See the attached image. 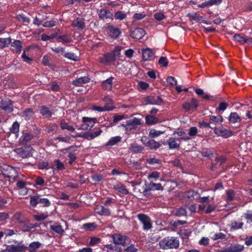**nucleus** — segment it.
I'll return each mask as SVG.
<instances>
[{"label":"nucleus","instance_id":"obj_1","mask_svg":"<svg viewBox=\"0 0 252 252\" xmlns=\"http://www.w3.org/2000/svg\"><path fill=\"white\" fill-rule=\"evenodd\" d=\"M113 239V244L107 245L108 252H122V247H125L126 241L128 237L120 233H115L111 236Z\"/></svg>","mask_w":252,"mask_h":252},{"label":"nucleus","instance_id":"obj_2","mask_svg":"<svg viewBox=\"0 0 252 252\" xmlns=\"http://www.w3.org/2000/svg\"><path fill=\"white\" fill-rule=\"evenodd\" d=\"M158 244L163 250L177 249L179 246V241L177 237L168 236L161 240Z\"/></svg>","mask_w":252,"mask_h":252},{"label":"nucleus","instance_id":"obj_3","mask_svg":"<svg viewBox=\"0 0 252 252\" xmlns=\"http://www.w3.org/2000/svg\"><path fill=\"white\" fill-rule=\"evenodd\" d=\"M32 148L31 145H25L20 148L14 149L17 155L22 158H27L32 155Z\"/></svg>","mask_w":252,"mask_h":252},{"label":"nucleus","instance_id":"obj_4","mask_svg":"<svg viewBox=\"0 0 252 252\" xmlns=\"http://www.w3.org/2000/svg\"><path fill=\"white\" fill-rule=\"evenodd\" d=\"M138 219L143 224L142 229L144 230H149L152 227L151 218L144 214H139L137 215Z\"/></svg>","mask_w":252,"mask_h":252},{"label":"nucleus","instance_id":"obj_5","mask_svg":"<svg viewBox=\"0 0 252 252\" xmlns=\"http://www.w3.org/2000/svg\"><path fill=\"white\" fill-rule=\"evenodd\" d=\"M141 124V119L135 117L132 119L126 121V124H122V126L124 127L126 130H131L136 129L137 126Z\"/></svg>","mask_w":252,"mask_h":252},{"label":"nucleus","instance_id":"obj_6","mask_svg":"<svg viewBox=\"0 0 252 252\" xmlns=\"http://www.w3.org/2000/svg\"><path fill=\"white\" fill-rule=\"evenodd\" d=\"M13 101L9 98L2 99L0 101V110L8 113L13 111Z\"/></svg>","mask_w":252,"mask_h":252},{"label":"nucleus","instance_id":"obj_7","mask_svg":"<svg viewBox=\"0 0 252 252\" xmlns=\"http://www.w3.org/2000/svg\"><path fill=\"white\" fill-rule=\"evenodd\" d=\"M214 132L219 136L227 138L233 134V132L230 129H227L222 126L215 127Z\"/></svg>","mask_w":252,"mask_h":252},{"label":"nucleus","instance_id":"obj_8","mask_svg":"<svg viewBox=\"0 0 252 252\" xmlns=\"http://www.w3.org/2000/svg\"><path fill=\"white\" fill-rule=\"evenodd\" d=\"M190 17V21H196L199 23H204V24H205L207 25H210L212 23H213L216 25H220L222 22V21L220 17L214 19L213 21L206 20L204 19V18H205V17Z\"/></svg>","mask_w":252,"mask_h":252},{"label":"nucleus","instance_id":"obj_9","mask_svg":"<svg viewBox=\"0 0 252 252\" xmlns=\"http://www.w3.org/2000/svg\"><path fill=\"white\" fill-rule=\"evenodd\" d=\"M146 104L160 105L163 102L162 98L157 95H150L145 98Z\"/></svg>","mask_w":252,"mask_h":252},{"label":"nucleus","instance_id":"obj_10","mask_svg":"<svg viewBox=\"0 0 252 252\" xmlns=\"http://www.w3.org/2000/svg\"><path fill=\"white\" fill-rule=\"evenodd\" d=\"M94 125V118L84 117L82 118V124L79 129L83 130L90 129Z\"/></svg>","mask_w":252,"mask_h":252},{"label":"nucleus","instance_id":"obj_11","mask_svg":"<svg viewBox=\"0 0 252 252\" xmlns=\"http://www.w3.org/2000/svg\"><path fill=\"white\" fill-rule=\"evenodd\" d=\"M199 106L197 100L192 98L189 101L185 102L182 105V107L186 111H189L192 109H196Z\"/></svg>","mask_w":252,"mask_h":252},{"label":"nucleus","instance_id":"obj_12","mask_svg":"<svg viewBox=\"0 0 252 252\" xmlns=\"http://www.w3.org/2000/svg\"><path fill=\"white\" fill-rule=\"evenodd\" d=\"M56 21L52 20L50 21H45L39 20L37 17H35L33 20V23L37 26L42 25L44 27H52L56 25Z\"/></svg>","mask_w":252,"mask_h":252},{"label":"nucleus","instance_id":"obj_13","mask_svg":"<svg viewBox=\"0 0 252 252\" xmlns=\"http://www.w3.org/2000/svg\"><path fill=\"white\" fill-rule=\"evenodd\" d=\"M106 30L108 35L114 39L117 38L121 33V31L118 28L112 25L107 26Z\"/></svg>","mask_w":252,"mask_h":252},{"label":"nucleus","instance_id":"obj_14","mask_svg":"<svg viewBox=\"0 0 252 252\" xmlns=\"http://www.w3.org/2000/svg\"><path fill=\"white\" fill-rule=\"evenodd\" d=\"M145 34V31L142 28H136L131 32L130 36L135 40L141 39Z\"/></svg>","mask_w":252,"mask_h":252},{"label":"nucleus","instance_id":"obj_15","mask_svg":"<svg viewBox=\"0 0 252 252\" xmlns=\"http://www.w3.org/2000/svg\"><path fill=\"white\" fill-rule=\"evenodd\" d=\"M142 58L144 61H151L154 59L155 54L153 49L147 48L142 50Z\"/></svg>","mask_w":252,"mask_h":252},{"label":"nucleus","instance_id":"obj_16","mask_svg":"<svg viewBox=\"0 0 252 252\" xmlns=\"http://www.w3.org/2000/svg\"><path fill=\"white\" fill-rule=\"evenodd\" d=\"M163 187L162 186L160 183H154L151 182L149 184L146 185V188L145 189V192H149L151 190H163Z\"/></svg>","mask_w":252,"mask_h":252},{"label":"nucleus","instance_id":"obj_17","mask_svg":"<svg viewBox=\"0 0 252 252\" xmlns=\"http://www.w3.org/2000/svg\"><path fill=\"white\" fill-rule=\"evenodd\" d=\"M84 20L82 17H77L75 20L72 22L71 25L76 29L83 30L85 28Z\"/></svg>","mask_w":252,"mask_h":252},{"label":"nucleus","instance_id":"obj_18","mask_svg":"<svg viewBox=\"0 0 252 252\" xmlns=\"http://www.w3.org/2000/svg\"><path fill=\"white\" fill-rule=\"evenodd\" d=\"M14 220L18 223H24L28 222V219L26 218L21 212H16L13 216Z\"/></svg>","mask_w":252,"mask_h":252},{"label":"nucleus","instance_id":"obj_19","mask_svg":"<svg viewBox=\"0 0 252 252\" xmlns=\"http://www.w3.org/2000/svg\"><path fill=\"white\" fill-rule=\"evenodd\" d=\"M11 46L12 48L11 50L16 53H20L23 47L22 42L19 40H14L11 42Z\"/></svg>","mask_w":252,"mask_h":252},{"label":"nucleus","instance_id":"obj_20","mask_svg":"<svg viewBox=\"0 0 252 252\" xmlns=\"http://www.w3.org/2000/svg\"><path fill=\"white\" fill-rule=\"evenodd\" d=\"M50 228L52 232L58 234L62 235L64 232L63 226L58 222H55L52 225H51Z\"/></svg>","mask_w":252,"mask_h":252},{"label":"nucleus","instance_id":"obj_21","mask_svg":"<svg viewBox=\"0 0 252 252\" xmlns=\"http://www.w3.org/2000/svg\"><path fill=\"white\" fill-rule=\"evenodd\" d=\"M8 251L11 252H25L27 250V246L21 245H9Z\"/></svg>","mask_w":252,"mask_h":252},{"label":"nucleus","instance_id":"obj_22","mask_svg":"<svg viewBox=\"0 0 252 252\" xmlns=\"http://www.w3.org/2000/svg\"><path fill=\"white\" fill-rule=\"evenodd\" d=\"M73 138L82 137L90 140L94 138V134L90 132H86L84 133H77L75 135H71Z\"/></svg>","mask_w":252,"mask_h":252},{"label":"nucleus","instance_id":"obj_23","mask_svg":"<svg viewBox=\"0 0 252 252\" xmlns=\"http://www.w3.org/2000/svg\"><path fill=\"white\" fill-rule=\"evenodd\" d=\"M40 113L44 118L51 117L53 115V112L50 108L46 106L42 105L40 107Z\"/></svg>","mask_w":252,"mask_h":252},{"label":"nucleus","instance_id":"obj_24","mask_svg":"<svg viewBox=\"0 0 252 252\" xmlns=\"http://www.w3.org/2000/svg\"><path fill=\"white\" fill-rule=\"evenodd\" d=\"M60 126L62 130H67L71 132L75 131V128L73 126L69 125L64 119H62L60 121Z\"/></svg>","mask_w":252,"mask_h":252},{"label":"nucleus","instance_id":"obj_25","mask_svg":"<svg viewBox=\"0 0 252 252\" xmlns=\"http://www.w3.org/2000/svg\"><path fill=\"white\" fill-rule=\"evenodd\" d=\"M114 79V77H110L106 80L103 81L102 82V88L107 91L111 90L113 86V80Z\"/></svg>","mask_w":252,"mask_h":252},{"label":"nucleus","instance_id":"obj_26","mask_svg":"<svg viewBox=\"0 0 252 252\" xmlns=\"http://www.w3.org/2000/svg\"><path fill=\"white\" fill-rule=\"evenodd\" d=\"M146 124L148 125H153L159 123V119L153 115H147L145 116Z\"/></svg>","mask_w":252,"mask_h":252},{"label":"nucleus","instance_id":"obj_27","mask_svg":"<svg viewBox=\"0 0 252 252\" xmlns=\"http://www.w3.org/2000/svg\"><path fill=\"white\" fill-rule=\"evenodd\" d=\"M90 78L88 76H83L76 78L72 81V84L76 86H80L89 82Z\"/></svg>","mask_w":252,"mask_h":252},{"label":"nucleus","instance_id":"obj_28","mask_svg":"<svg viewBox=\"0 0 252 252\" xmlns=\"http://www.w3.org/2000/svg\"><path fill=\"white\" fill-rule=\"evenodd\" d=\"M177 138L170 137L167 141L169 149H178L180 147V143H177Z\"/></svg>","mask_w":252,"mask_h":252},{"label":"nucleus","instance_id":"obj_29","mask_svg":"<svg viewBox=\"0 0 252 252\" xmlns=\"http://www.w3.org/2000/svg\"><path fill=\"white\" fill-rule=\"evenodd\" d=\"M34 112L32 108H26L25 109L22 114V117L24 118V119L26 121L30 120L33 116Z\"/></svg>","mask_w":252,"mask_h":252},{"label":"nucleus","instance_id":"obj_30","mask_svg":"<svg viewBox=\"0 0 252 252\" xmlns=\"http://www.w3.org/2000/svg\"><path fill=\"white\" fill-rule=\"evenodd\" d=\"M95 213L100 215L110 216V212L107 208L102 206H97L95 207Z\"/></svg>","mask_w":252,"mask_h":252},{"label":"nucleus","instance_id":"obj_31","mask_svg":"<svg viewBox=\"0 0 252 252\" xmlns=\"http://www.w3.org/2000/svg\"><path fill=\"white\" fill-rule=\"evenodd\" d=\"M113 188L118 192L124 194H127L128 193V190L126 189V186L121 183H118L114 185Z\"/></svg>","mask_w":252,"mask_h":252},{"label":"nucleus","instance_id":"obj_32","mask_svg":"<svg viewBox=\"0 0 252 252\" xmlns=\"http://www.w3.org/2000/svg\"><path fill=\"white\" fill-rule=\"evenodd\" d=\"M33 138L32 134L29 133H25L20 138V142L22 145H26Z\"/></svg>","mask_w":252,"mask_h":252},{"label":"nucleus","instance_id":"obj_33","mask_svg":"<svg viewBox=\"0 0 252 252\" xmlns=\"http://www.w3.org/2000/svg\"><path fill=\"white\" fill-rule=\"evenodd\" d=\"M41 246V244L37 241L31 243L29 247H27V250L30 252H36L37 250Z\"/></svg>","mask_w":252,"mask_h":252},{"label":"nucleus","instance_id":"obj_34","mask_svg":"<svg viewBox=\"0 0 252 252\" xmlns=\"http://www.w3.org/2000/svg\"><path fill=\"white\" fill-rule=\"evenodd\" d=\"M222 1V0H209L208 1H205L201 4L199 5V7L201 8L206 7L210 6H212L213 4H220Z\"/></svg>","mask_w":252,"mask_h":252},{"label":"nucleus","instance_id":"obj_35","mask_svg":"<svg viewBox=\"0 0 252 252\" xmlns=\"http://www.w3.org/2000/svg\"><path fill=\"white\" fill-rule=\"evenodd\" d=\"M122 137L120 136H117L111 137L106 144L107 146H112L116 145L121 141Z\"/></svg>","mask_w":252,"mask_h":252},{"label":"nucleus","instance_id":"obj_36","mask_svg":"<svg viewBox=\"0 0 252 252\" xmlns=\"http://www.w3.org/2000/svg\"><path fill=\"white\" fill-rule=\"evenodd\" d=\"M241 121V118L236 112H231L230 114L229 121L231 123H236L240 122Z\"/></svg>","mask_w":252,"mask_h":252},{"label":"nucleus","instance_id":"obj_37","mask_svg":"<svg viewBox=\"0 0 252 252\" xmlns=\"http://www.w3.org/2000/svg\"><path fill=\"white\" fill-rule=\"evenodd\" d=\"M144 149V148L138 144L137 143H133L131 145L130 150L134 153H141Z\"/></svg>","mask_w":252,"mask_h":252},{"label":"nucleus","instance_id":"obj_38","mask_svg":"<svg viewBox=\"0 0 252 252\" xmlns=\"http://www.w3.org/2000/svg\"><path fill=\"white\" fill-rule=\"evenodd\" d=\"M24 225L22 227V230L24 232H29L32 229L34 228L36 225L30 222V220L28 219V222L23 223Z\"/></svg>","mask_w":252,"mask_h":252},{"label":"nucleus","instance_id":"obj_39","mask_svg":"<svg viewBox=\"0 0 252 252\" xmlns=\"http://www.w3.org/2000/svg\"><path fill=\"white\" fill-rule=\"evenodd\" d=\"M20 128V124L18 123V122H14L12 126L10 128V131L11 133L15 134L16 135H18L19 132Z\"/></svg>","mask_w":252,"mask_h":252},{"label":"nucleus","instance_id":"obj_40","mask_svg":"<svg viewBox=\"0 0 252 252\" xmlns=\"http://www.w3.org/2000/svg\"><path fill=\"white\" fill-rule=\"evenodd\" d=\"M12 39L10 37L0 38V48L3 49L11 43Z\"/></svg>","mask_w":252,"mask_h":252},{"label":"nucleus","instance_id":"obj_41","mask_svg":"<svg viewBox=\"0 0 252 252\" xmlns=\"http://www.w3.org/2000/svg\"><path fill=\"white\" fill-rule=\"evenodd\" d=\"M40 195L36 194L32 196L30 198V204L32 206L35 207L38 204H39Z\"/></svg>","mask_w":252,"mask_h":252},{"label":"nucleus","instance_id":"obj_42","mask_svg":"<svg viewBox=\"0 0 252 252\" xmlns=\"http://www.w3.org/2000/svg\"><path fill=\"white\" fill-rule=\"evenodd\" d=\"M161 146V144L153 139L150 140L147 147L152 150H157Z\"/></svg>","mask_w":252,"mask_h":252},{"label":"nucleus","instance_id":"obj_43","mask_svg":"<svg viewBox=\"0 0 252 252\" xmlns=\"http://www.w3.org/2000/svg\"><path fill=\"white\" fill-rule=\"evenodd\" d=\"M230 247L232 252H241L244 249V246L239 244H231Z\"/></svg>","mask_w":252,"mask_h":252},{"label":"nucleus","instance_id":"obj_44","mask_svg":"<svg viewBox=\"0 0 252 252\" xmlns=\"http://www.w3.org/2000/svg\"><path fill=\"white\" fill-rule=\"evenodd\" d=\"M58 32H55L50 35L46 34H43L41 37V40L42 41H48L54 39L58 36Z\"/></svg>","mask_w":252,"mask_h":252},{"label":"nucleus","instance_id":"obj_45","mask_svg":"<svg viewBox=\"0 0 252 252\" xmlns=\"http://www.w3.org/2000/svg\"><path fill=\"white\" fill-rule=\"evenodd\" d=\"M197 194V192H195L193 190H190L186 191L185 193V195L189 201H191L194 199V195H196Z\"/></svg>","mask_w":252,"mask_h":252},{"label":"nucleus","instance_id":"obj_46","mask_svg":"<svg viewBox=\"0 0 252 252\" xmlns=\"http://www.w3.org/2000/svg\"><path fill=\"white\" fill-rule=\"evenodd\" d=\"M209 118L210 120L212 122L215 123L216 124H221L224 120L223 118L221 116H215L211 115L210 116Z\"/></svg>","mask_w":252,"mask_h":252},{"label":"nucleus","instance_id":"obj_47","mask_svg":"<svg viewBox=\"0 0 252 252\" xmlns=\"http://www.w3.org/2000/svg\"><path fill=\"white\" fill-rule=\"evenodd\" d=\"M54 166L57 170H63L65 169L64 164L59 159H56L54 160Z\"/></svg>","mask_w":252,"mask_h":252},{"label":"nucleus","instance_id":"obj_48","mask_svg":"<svg viewBox=\"0 0 252 252\" xmlns=\"http://www.w3.org/2000/svg\"><path fill=\"white\" fill-rule=\"evenodd\" d=\"M226 161V158L224 156H217L215 159V163H218V166H220L225 163Z\"/></svg>","mask_w":252,"mask_h":252},{"label":"nucleus","instance_id":"obj_49","mask_svg":"<svg viewBox=\"0 0 252 252\" xmlns=\"http://www.w3.org/2000/svg\"><path fill=\"white\" fill-rule=\"evenodd\" d=\"M58 39L59 42H62L63 44L69 43L71 41V38L67 34L59 36Z\"/></svg>","mask_w":252,"mask_h":252},{"label":"nucleus","instance_id":"obj_50","mask_svg":"<svg viewBox=\"0 0 252 252\" xmlns=\"http://www.w3.org/2000/svg\"><path fill=\"white\" fill-rule=\"evenodd\" d=\"M49 90L54 92H58L60 90V87L57 82H52L49 84Z\"/></svg>","mask_w":252,"mask_h":252},{"label":"nucleus","instance_id":"obj_51","mask_svg":"<svg viewBox=\"0 0 252 252\" xmlns=\"http://www.w3.org/2000/svg\"><path fill=\"white\" fill-rule=\"evenodd\" d=\"M65 58H67L69 60H72L73 61H77L78 60L77 56L73 53L68 52V53H64L63 55Z\"/></svg>","mask_w":252,"mask_h":252},{"label":"nucleus","instance_id":"obj_52","mask_svg":"<svg viewBox=\"0 0 252 252\" xmlns=\"http://www.w3.org/2000/svg\"><path fill=\"white\" fill-rule=\"evenodd\" d=\"M158 63L160 66L165 67L168 66L169 62L166 57H161L158 60Z\"/></svg>","mask_w":252,"mask_h":252},{"label":"nucleus","instance_id":"obj_53","mask_svg":"<svg viewBox=\"0 0 252 252\" xmlns=\"http://www.w3.org/2000/svg\"><path fill=\"white\" fill-rule=\"evenodd\" d=\"M213 152L209 149H204L202 152V156L204 157L211 158L213 157Z\"/></svg>","mask_w":252,"mask_h":252},{"label":"nucleus","instance_id":"obj_54","mask_svg":"<svg viewBox=\"0 0 252 252\" xmlns=\"http://www.w3.org/2000/svg\"><path fill=\"white\" fill-rule=\"evenodd\" d=\"M162 133H163V131H158L155 129H151L150 130L149 136L151 138H155L159 136Z\"/></svg>","mask_w":252,"mask_h":252},{"label":"nucleus","instance_id":"obj_55","mask_svg":"<svg viewBox=\"0 0 252 252\" xmlns=\"http://www.w3.org/2000/svg\"><path fill=\"white\" fill-rule=\"evenodd\" d=\"M233 38L235 41L239 42L241 44H245V37L241 36L240 34H235L233 36Z\"/></svg>","mask_w":252,"mask_h":252},{"label":"nucleus","instance_id":"obj_56","mask_svg":"<svg viewBox=\"0 0 252 252\" xmlns=\"http://www.w3.org/2000/svg\"><path fill=\"white\" fill-rule=\"evenodd\" d=\"M35 186H44L45 185V180L41 176H37L34 179Z\"/></svg>","mask_w":252,"mask_h":252},{"label":"nucleus","instance_id":"obj_57","mask_svg":"<svg viewBox=\"0 0 252 252\" xmlns=\"http://www.w3.org/2000/svg\"><path fill=\"white\" fill-rule=\"evenodd\" d=\"M243 225L244 223L242 222H237L236 221H234L231 223L230 227L231 229L237 230L242 228Z\"/></svg>","mask_w":252,"mask_h":252},{"label":"nucleus","instance_id":"obj_58","mask_svg":"<svg viewBox=\"0 0 252 252\" xmlns=\"http://www.w3.org/2000/svg\"><path fill=\"white\" fill-rule=\"evenodd\" d=\"M122 252H137L138 249L134 246V245L131 244L126 248H124Z\"/></svg>","mask_w":252,"mask_h":252},{"label":"nucleus","instance_id":"obj_59","mask_svg":"<svg viewBox=\"0 0 252 252\" xmlns=\"http://www.w3.org/2000/svg\"><path fill=\"white\" fill-rule=\"evenodd\" d=\"M234 191L232 189H229L226 192V200L227 201H231L233 200L234 196Z\"/></svg>","mask_w":252,"mask_h":252},{"label":"nucleus","instance_id":"obj_60","mask_svg":"<svg viewBox=\"0 0 252 252\" xmlns=\"http://www.w3.org/2000/svg\"><path fill=\"white\" fill-rule=\"evenodd\" d=\"M198 129L195 126H192L189 129L188 134L190 137L196 136L197 134Z\"/></svg>","mask_w":252,"mask_h":252},{"label":"nucleus","instance_id":"obj_61","mask_svg":"<svg viewBox=\"0 0 252 252\" xmlns=\"http://www.w3.org/2000/svg\"><path fill=\"white\" fill-rule=\"evenodd\" d=\"M125 118V116L124 115L116 114L113 117V124H116Z\"/></svg>","mask_w":252,"mask_h":252},{"label":"nucleus","instance_id":"obj_62","mask_svg":"<svg viewBox=\"0 0 252 252\" xmlns=\"http://www.w3.org/2000/svg\"><path fill=\"white\" fill-rule=\"evenodd\" d=\"M47 215L43 213H41L39 215H35L33 217L35 220L39 221L45 220L47 218Z\"/></svg>","mask_w":252,"mask_h":252},{"label":"nucleus","instance_id":"obj_63","mask_svg":"<svg viewBox=\"0 0 252 252\" xmlns=\"http://www.w3.org/2000/svg\"><path fill=\"white\" fill-rule=\"evenodd\" d=\"M166 81L171 86H175L177 85V82L175 77L172 76H168L166 79Z\"/></svg>","mask_w":252,"mask_h":252},{"label":"nucleus","instance_id":"obj_64","mask_svg":"<svg viewBox=\"0 0 252 252\" xmlns=\"http://www.w3.org/2000/svg\"><path fill=\"white\" fill-rule=\"evenodd\" d=\"M39 200V204H42V206L44 207H48L51 204V202L47 198H42L40 197V199Z\"/></svg>","mask_w":252,"mask_h":252}]
</instances>
